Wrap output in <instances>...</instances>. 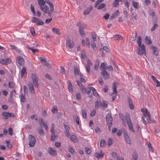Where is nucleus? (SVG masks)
Instances as JSON below:
<instances>
[{
	"instance_id": "f257e3e1",
	"label": "nucleus",
	"mask_w": 160,
	"mask_h": 160,
	"mask_svg": "<svg viewBox=\"0 0 160 160\" xmlns=\"http://www.w3.org/2000/svg\"><path fill=\"white\" fill-rule=\"evenodd\" d=\"M106 120L107 123L108 127V130L109 131H110L112 122V118L111 116V113H108L107 114L106 116Z\"/></svg>"
},
{
	"instance_id": "f03ea898",
	"label": "nucleus",
	"mask_w": 160,
	"mask_h": 160,
	"mask_svg": "<svg viewBox=\"0 0 160 160\" xmlns=\"http://www.w3.org/2000/svg\"><path fill=\"white\" fill-rule=\"evenodd\" d=\"M126 119L127 120V123L128 125L129 130L133 132H134L135 131L133 128V125L130 116H126Z\"/></svg>"
},
{
	"instance_id": "7ed1b4c3",
	"label": "nucleus",
	"mask_w": 160,
	"mask_h": 160,
	"mask_svg": "<svg viewBox=\"0 0 160 160\" xmlns=\"http://www.w3.org/2000/svg\"><path fill=\"white\" fill-rule=\"evenodd\" d=\"M137 53L140 55L146 54L145 46L143 44H142V46H138Z\"/></svg>"
},
{
	"instance_id": "20e7f679",
	"label": "nucleus",
	"mask_w": 160,
	"mask_h": 160,
	"mask_svg": "<svg viewBox=\"0 0 160 160\" xmlns=\"http://www.w3.org/2000/svg\"><path fill=\"white\" fill-rule=\"evenodd\" d=\"M40 8L45 13H48L50 16H51L52 13L53 12L54 10L53 7L52 10H51V7H50V9H49L48 7L47 6H41Z\"/></svg>"
},
{
	"instance_id": "39448f33",
	"label": "nucleus",
	"mask_w": 160,
	"mask_h": 160,
	"mask_svg": "<svg viewBox=\"0 0 160 160\" xmlns=\"http://www.w3.org/2000/svg\"><path fill=\"white\" fill-rule=\"evenodd\" d=\"M28 141L29 142V145L30 147H33L36 143V139L34 137L31 135H29L28 136Z\"/></svg>"
},
{
	"instance_id": "423d86ee",
	"label": "nucleus",
	"mask_w": 160,
	"mask_h": 160,
	"mask_svg": "<svg viewBox=\"0 0 160 160\" xmlns=\"http://www.w3.org/2000/svg\"><path fill=\"white\" fill-rule=\"evenodd\" d=\"M31 20L33 23H35L38 25H42L44 24L43 22L40 18L33 17L32 18Z\"/></svg>"
},
{
	"instance_id": "0eeeda50",
	"label": "nucleus",
	"mask_w": 160,
	"mask_h": 160,
	"mask_svg": "<svg viewBox=\"0 0 160 160\" xmlns=\"http://www.w3.org/2000/svg\"><path fill=\"white\" fill-rule=\"evenodd\" d=\"M31 78L33 85L36 87L38 88L39 84L38 82V80L36 75L34 74H32Z\"/></svg>"
},
{
	"instance_id": "6e6552de",
	"label": "nucleus",
	"mask_w": 160,
	"mask_h": 160,
	"mask_svg": "<svg viewBox=\"0 0 160 160\" xmlns=\"http://www.w3.org/2000/svg\"><path fill=\"white\" fill-rule=\"evenodd\" d=\"M2 115L3 116V119L6 120L9 117L14 118L15 116L13 113H10L7 112H4L2 113Z\"/></svg>"
},
{
	"instance_id": "1a4fd4ad",
	"label": "nucleus",
	"mask_w": 160,
	"mask_h": 160,
	"mask_svg": "<svg viewBox=\"0 0 160 160\" xmlns=\"http://www.w3.org/2000/svg\"><path fill=\"white\" fill-rule=\"evenodd\" d=\"M80 89L82 93L83 94L87 93L88 94L91 91V89L90 88L88 87L85 88L84 86H82Z\"/></svg>"
},
{
	"instance_id": "9d476101",
	"label": "nucleus",
	"mask_w": 160,
	"mask_h": 160,
	"mask_svg": "<svg viewBox=\"0 0 160 160\" xmlns=\"http://www.w3.org/2000/svg\"><path fill=\"white\" fill-rule=\"evenodd\" d=\"M112 88L113 92L111 93V95L112 96V100L114 101L117 97V90L114 84H113L112 86Z\"/></svg>"
},
{
	"instance_id": "9b49d317",
	"label": "nucleus",
	"mask_w": 160,
	"mask_h": 160,
	"mask_svg": "<svg viewBox=\"0 0 160 160\" xmlns=\"http://www.w3.org/2000/svg\"><path fill=\"white\" fill-rule=\"evenodd\" d=\"M11 62V60L9 58L0 59V63L3 65H7L10 63Z\"/></svg>"
},
{
	"instance_id": "f8f14e48",
	"label": "nucleus",
	"mask_w": 160,
	"mask_h": 160,
	"mask_svg": "<svg viewBox=\"0 0 160 160\" xmlns=\"http://www.w3.org/2000/svg\"><path fill=\"white\" fill-rule=\"evenodd\" d=\"M124 137L126 142L129 145H131L132 144L131 141L128 136V133L126 131L124 132Z\"/></svg>"
},
{
	"instance_id": "ddd939ff",
	"label": "nucleus",
	"mask_w": 160,
	"mask_h": 160,
	"mask_svg": "<svg viewBox=\"0 0 160 160\" xmlns=\"http://www.w3.org/2000/svg\"><path fill=\"white\" fill-rule=\"evenodd\" d=\"M104 154V152H103L102 151L100 150L96 152L95 153V156L98 159H99L102 158L103 157Z\"/></svg>"
},
{
	"instance_id": "4468645a",
	"label": "nucleus",
	"mask_w": 160,
	"mask_h": 160,
	"mask_svg": "<svg viewBox=\"0 0 160 160\" xmlns=\"http://www.w3.org/2000/svg\"><path fill=\"white\" fill-rule=\"evenodd\" d=\"M39 123L40 125L41 126L44 127L46 130H47L48 128V126L46 123V122H44L43 119L42 118L40 119L39 120Z\"/></svg>"
},
{
	"instance_id": "2eb2a0df",
	"label": "nucleus",
	"mask_w": 160,
	"mask_h": 160,
	"mask_svg": "<svg viewBox=\"0 0 160 160\" xmlns=\"http://www.w3.org/2000/svg\"><path fill=\"white\" fill-rule=\"evenodd\" d=\"M48 151V153L52 156H54L57 155L56 151L51 147L49 148Z\"/></svg>"
},
{
	"instance_id": "dca6fc26",
	"label": "nucleus",
	"mask_w": 160,
	"mask_h": 160,
	"mask_svg": "<svg viewBox=\"0 0 160 160\" xmlns=\"http://www.w3.org/2000/svg\"><path fill=\"white\" fill-rule=\"evenodd\" d=\"M17 61L18 63L20 65H23L24 62V59L21 56H18L17 58Z\"/></svg>"
},
{
	"instance_id": "f3484780",
	"label": "nucleus",
	"mask_w": 160,
	"mask_h": 160,
	"mask_svg": "<svg viewBox=\"0 0 160 160\" xmlns=\"http://www.w3.org/2000/svg\"><path fill=\"white\" fill-rule=\"evenodd\" d=\"M38 59L44 65L48 67H50V65L47 62V61L45 58H43L41 57H39L38 58Z\"/></svg>"
},
{
	"instance_id": "a211bd4d",
	"label": "nucleus",
	"mask_w": 160,
	"mask_h": 160,
	"mask_svg": "<svg viewBox=\"0 0 160 160\" xmlns=\"http://www.w3.org/2000/svg\"><path fill=\"white\" fill-rule=\"evenodd\" d=\"M108 105L107 102L105 100L100 101V106L103 109L107 107Z\"/></svg>"
},
{
	"instance_id": "6ab92c4d",
	"label": "nucleus",
	"mask_w": 160,
	"mask_h": 160,
	"mask_svg": "<svg viewBox=\"0 0 160 160\" xmlns=\"http://www.w3.org/2000/svg\"><path fill=\"white\" fill-rule=\"evenodd\" d=\"M120 12L118 10L116 11L111 16L110 19L112 20L115 18L118 17L119 15Z\"/></svg>"
},
{
	"instance_id": "aec40b11",
	"label": "nucleus",
	"mask_w": 160,
	"mask_h": 160,
	"mask_svg": "<svg viewBox=\"0 0 160 160\" xmlns=\"http://www.w3.org/2000/svg\"><path fill=\"white\" fill-rule=\"evenodd\" d=\"M101 74L105 79H108L109 78V75L106 71L101 72Z\"/></svg>"
},
{
	"instance_id": "412c9836",
	"label": "nucleus",
	"mask_w": 160,
	"mask_h": 160,
	"mask_svg": "<svg viewBox=\"0 0 160 160\" xmlns=\"http://www.w3.org/2000/svg\"><path fill=\"white\" fill-rule=\"evenodd\" d=\"M66 46L70 48H72L74 46V43L73 42L71 43L70 40H67L66 41Z\"/></svg>"
},
{
	"instance_id": "4be33fe9",
	"label": "nucleus",
	"mask_w": 160,
	"mask_h": 160,
	"mask_svg": "<svg viewBox=\"0 0 160 160\" xmlns=\"http://www.w3.org/2000/svg\"><path fill=\"white\" fill-rule=\"evenodd\" d=\"M128 100L129 108L131 109L132 110L134 108V106L132 103V101L131 98L130 97H128Z\"/></svg>"
},
{
	"instance_id": "5701e85b",
	"label": "nucleus",
	"mask_w": 160,
	"mask_h": 160,
	"mask_svg": "<svg viewBox=\"0 0 160 160\" xmlns=\"http://www.w3.org/2000/svg\"><path fill=\"white\" fill-rule=\"evenodd\" d=\"M28 87L30 92L31 93H34V88L32 84L31 83H29L28 84Z\"/></svg>"
},
{
	"instance_id": "b1692460",
	"label": "nucleus",
	"mask_w": 160,
	"mask_h": 160,
	"mask_svg": "<svg viewBox=\"0 0 160 160\" xmlns=\"http://www.w3.org/2000/svg\"><path fill=\"white\" fill-rule=\"evenodd\" d=\"M68 89L69 91L71 93H72L73 92V89L72 84L69 81H68Z\"/></svg>"
},
{
	"instance_id": "393cba45",
	"label": "nucleus",
	"mask_w": 160,
	"mask_h": 160,
	"mask_svg": "<svg viewBox=\"0 0 160 160\" xmlns=\"http://www.w3.org/2000/svg\"><path fill=\"white\" fill-rule=\"evenodd\" d=\"M92 9V7H89L88 8L84 11L83 15H86L88 14L90 11H91Z\"/></svg>"
},
{
	"instance_id": "a878e982",
	"label": "nucleus",
	"mask_w": 160,
	"mask_h": 160,
	"mask_svg": "<svg viewBox=\"0 0 160 160\" xmlns=\"http://www.w3.org/2000/svg\"><path fill=\"white\" fill-rule=\"evenodd\" d=\"M132 5L133 7L137 9L139 8L140 6L138 2H136L134 1H132Z\"/></svg>"
},
{
	"instance_id": "bb28decb",
	"label": "nucleus",
	"mask_w": 160,
	"mask_h": 160,
	"mask_svg": "<svg viewBox=\"0 0 160 160\" xmlns=\"http://www.w3.org/2000/svg\"><path fill=\"white\" fill-rule=\"evenodd\" d=\"M91 89V91H92L93 95L97 97L99 96V95L98 93L96 91V89L93 87H91L90 88Z\"/></svg>"
},
{
	"instance_id": "cd10ccee",
	"label": "nucleus",
	"mask_w": 160,
	"mask_h": 160,
	"mask_svg": "<svg viewBox=\"0 0 160 160\" xmlns=\"http://www.w3.org/2000/svg\"><path fill=\"white\" fill-rule=\"evenodd\" d=\"M106 65L107 63L106 64L104 62L101 63L100 66V69L102 70V71H106L105 68Z\"/></svg>"
},
{
	"instance_id": "c85d7f7f",
	"label": "nucleus",
	"mask_w": 160,
	"mask_h": 160,
	"mask_svg": "<svg viewBox=\"0 0 160 160\" xmlns=\"http://www.w3.org/2000/svg\"><path fill=\"white\" fill-rule=\"evenodd\" d=\"M145 39V42L149 44H152V42L148 36H146Z\"/></svg>"
},
{
	"instance_id": "c756f323",
	"label": "nucleus",
	"mask_w": 160,
	"mask_h": 160,
	"mask_svg": "<svg viewBox=\"0 0 160 160\" xmlns=\"http://www.w3.org/2000/svg\"><path fill=\"white\" fill-rule=\"evenodd\" d=\"M51 140L52 141H54L57 138V137L56 135L55 134L54 132L51 133Z\"/></svg>"
},
{
	"instance_id": "7c9ffc66",
	"label": "nucleus",
	"mask_w": 160,
	"mask_h": 160,
	"mask_svg": "<svg viewBox=\"0 0 160 160\" xmlns=\"http://www.w3.org/2000/svg\"><path fill=\"white\" fill-rule=\"evenodd\" d=\"M29 29L30 32L32 35L33 36H35V35H36L35 30L34 28L32 27H30L29 28Z\"/></svg>"
},
{
	"instance_id": "2f4dec72",
	"label": "nucleus",
	"mask_w": 160,
	"mask_h": 160,
	"mask_svg": "<svg viewBox=\"0 0 160 160\" xmlns=\"http://www.w3.org/2000/svg\"><path fill=\"white\" fill-rule=\"evenodd\" d=\"M99 62L98 59H97L96 61V62L94 65V69L95 70H97L99 68Z\"/></svg>"
},
{
	"instance_id": "473e14b6",
	"label": "nucleus",
	"mask_w": 160,
	"mask_h": 160,
	"mask_svg": "<svg viewBox=\"0 0 160 160\" xmlns=\"http://www.w3.org/2000/svg\"><path fill=\"white\" fill-rule=\"evenodd\" d=\"M79 31L80 33L82 36L84 37L85 36L84 31L81 26H80L79 27Z\"/></svg>"
},
{
	"instance_id": "72a5a7b5",
	"label": "nucleus",
	"mask_w": 160,
	"mask_h": 160,
	"mask_svg": "<svg viewBox=\"0 0 160 160\" xmlns=\"http://www.w3.org/2000/svg\"><path fill=\"white\" fill-rule=\"evenodd\" d=\"M114 37L116 40H121L123 39L122 37L119 35H116L114 36Z\"/></svg>"
},
{
	"instance_id": "f704fd0d",
	"label": "nucleus",
	"mask_w": 160,
	"mask_h": 160,
	"mask_svg": "<svg viewBox=\"0 0 160 160\" xmlns=\"http://www.w3.org/2000/svg\"><path fill=\"white\" fill-rule=\"evenodd\" d=\"M15 86V84L13 81L9 82L8 83V86L10 88H13Z\"/></svg>"
},
{
	"instance_id": "c9c22d12",
	"label": "nucleus",
	"mask_w": 160,
	"mask_h": 160,
	"mask_svg": "<svg viewBox=\"0 0 160 160\" xmlns=\"http://www.w3.org/2000/svg\"><path fill=\"white\" fill-rule=\"evenodd\" d=\"M26 68L25 67H23L21 71V77L22 78L23 75L26 72Z\"/></svg>"
},
{
	"instance_id": "e433bc0d",
	"label": "nucleus",
	"mask_w": 160,
	"mask_h": 160,
	"mask_svg": "<svg viewBox=\"0 0 160 160\" xmlns=\"http://www.w3.org/2000/svg\"><path fill=\"white\" fill-rule=\"evenodd\" d=\"M132 157L135 160H137L138 158V154L137 152H134L132 154Z\"/></svg>"
},
{
	"instance_id": "4c0bfd02",
	"label": "nucleus",
	"mask_w": 160,
	"mask_h": 160,
	"mask_svg": "<svg viewBox=\"0 0 160 160\" xmlns=\"http://www.w3.org/2000/svg\"><path fill=\"white\" fill-rule=\"evenodd\" d=\"M52 112L53 113H56L58 112L57 106L54 105L52 110Z\"/></svg>"
},
{
	"instance_id": "58836bf2",
	"label": "nucleus",
	"mask_w": 160,
	"mask_h": 160,
	"mask_svg": "<svg viewBox=\"0 0 160 160\" xmlns=\"http://www.w3.org/2000/svg\"><path fill=\"white\" fill-rule=\"evenodd\" d=\"M137 42L138 46H142V39L140 36H138V37Z\"/></svg>"
},
{
	"instance_id": "ea45409f",
	"label": "nucleus",
	"mask_w": 160,
	"mask_h": 160,
	"mask_svg": "<svg viewBox=\"0 0 160 160\" xmlns=\"http://www.w3.org/2000/svg\"><path fill=\"white\" fill-rule=\"evenodd\" d=\"M38 3L40 5V7L41 6H42L44 5L45 3V2L43 0H37Z\"/></svg>"
},
{
	"instance_id": "a19ab883",
	"label": "nucleus",
	"mask_w": 160,
	"mask_h": 160,
	"mask_svg": "<svg viewBox=\"0 0 160 160\" xmlns=\"http://www.w3.org/2000/svg\"><path fill=\"white\" fill-rule=\"evenodd\" d=\"M52 30L54 32L56 33L57 34H60V33L59 32V29L58 28L54 27L52 28Z\"/></svg>"
},
{
	"instance_id": "79ce46f5",
	"label": "nucleus",
	"mask_w": 160,
	"mask_h": 160,
	"mask_svg": "<svg viewBox=\"0 0 160 160\" xmlns=\"http://www.w3.org/2000/svg\"><path fill=\"white\" fill-rule=\"evenodd\" d=\"M46 3L48 4L50 6V7H51V10H52L53 7V4L49 1V0H45Z\"/></svg>"
},
{
	"instance_id": "37998d69",
	"label": "nucleus",
	"mask_w": 160,
	"mask_h": 160,
	"mask_svg": "<svg viewBox=\"0 0 160 160\" xmlns=\"http://www.w3.org/2000/svg\"><path fill=\"white\" fill-rule=\"evenodd\" d=\"M106 143L105 141L104 140H102L100 141V146L102 147H104L106 145Z\"/></svg>"
},
{
	"instance_id": "c03bdc74",
	"label": "nucleus",
	"mask_w": 160,
	"mask_h": 160,
	"mask_svg": "<svg viewBox=\"0 0 160 160\" xmlns=\"http://www.w3.org/2000/svg\"><path fill=\"white\" fill-rule=\"evenodd\" d=\"M69 138H70L71 141H73L74 142L76 139V137L74 135H71Z\"/></svg>"
},
{
	"instance_id": "a18cd8bd",
	"label": "nucleus",
	"mask_w": 160,
	"mask_h": 160,
	"mask_svg": "<svg viewBox=\"0 0 160 160\" xmlns=\"http://www.w3.org/2000/svg\"><path fill=\"white\" fill-rule=\"evenodd\" d=\"M144 114L145 116L148 117V118H149V119L150 120V121H151V119L150 118V116L149 112L146 110Z\"/></svg>"
},
{
	"instance_id": "49530a36",
	"label": "nucleus",
	"mask_w": 160,
	"mask_h": 160,
	"mask_svg": "<svg viewBox=\"0 0 160 160\" xmlns=\"http://www.w3.org/2000/svg\"><path fill=\"white\" fill-rule=\"evenodd\" d=\"M119 2L117 0H115L112 3V6L114 7H117L118 5Z\"/></svg>"
},
{
	"instance_id": "de8ad7c7",
	"label": "nucleus",
	"mask_w": 160,
	"mask_h": 160,
	"mask_svg": "<svg viewBox=\"0 0 160 160\" xmlns=\"http://www.w3.org/2000/svg\"><path fill=\"white\" fill-rule=\"evenodd\" d=\"M148 148L149 150L152 152H153V149L152 147V145L150 143L148 144Z\"/></svg>"
},
{
	"instance_id": "09e8293b",
	"label": "nucleus",
	"mask_w": 160,
	"mask_h": 160,
	"mask_svg": "<svg viewBox=\"0 0 160 160\" xmlns=\"http://www.w3.org/2000/svg\"><path fill=\"white\" fill-rule=\"evenodd\" d=\"M82 116L84 118H86L87 117L86 111L85 110H83L82 111Z\"/></svg>"
},
{
	"instance_id": "8fccbe9b",
	"label": "nucleus",
	"mask_w": 160,
	"mask_h": 160,
	"mask_svg": "<svg viewBox=\"0 0 160 160\" xmlns=\"http://www.w3.org/2000/svg\"><path fill=\"white\" fill-rule=\"evenodd\" d=\"M104 0H98L95 3L94 7L95 8H96Z\"/></svg>"
},
{
	"instance_id": "3c124183",
	"label": "nucleus",
	"mask_w": 160,
	"mask_h": 160,
	"mask_svg": "<svg viewBox=\"0 0 160 160\" xmlns=\"http://www.w3.org/2000/svg\"><path fill=\"white\" fill-rule=\"evenodd\" d=\"M30 8H31V9L32 12L33 13L34 15L35 16V11H34V7L32 5H31Z\"/></svg>"
},
{
	"instance_id": "603ef678",
	"label": "nucleus",
	"mask_w": 160,
	"mask_h": 160,
	"mask_svg": "<svg viewBox=\"0 0 160 160\" xmlns=\"http://www.w3.org/2000/svg\"><path fill=\"white\" fill-rule=\"evenodd\" d=\"M91 36L93 41L96 40V36L95 33H92L91 34Z\"/></svg>"
},
{
	"instance_id": "864d4df0",
	"label": "nucleus",
	"mask_w": 160,
	"mask_h": 160,
	"mask_svg": "<svg viewBox=\"0 0 160 160\" xmlns=\"http://www.w3.org/2000/svg\"><path fill=\"white\" fill-rule=\"evenodd\" d=\"M87 64L86 66L90 67L92 65V63L91 61L89 59H88L87 60Z\"/></svg>"
},
{
	"instance_id": "5fc2aeb1",
	"label": "nucleus",
	"mask_w": 160,
	"mask_h": 160,
	"mask_svg": "<svg viewBox=\"0 0 160 160\" xmlns=\"http://www.w3.org/2000/svg\"><path fill=\"white\" fill-rule=\"evenodd\" d=\"M38 132L41 136H43L44 135V132L42 129H39L38 131Z\"/></svg>"
},
{
	"instance_id": "6e6d98bb",
	"label": "nucleus",
	"mask_w": 160,
	"mask_h": 160,
	"mask_svg": "<svg viewBox=\"0 0 160 160\" xmlns=\"http://www.w3.org/2000/svg\"><path fill=\"white\" fill-rule=\"evenodd\" d=\"M86 41L87 47L88 48H89L90 47V41L88 38H86Z\"/></svg>"
},
{
	"instance_id": "4d7b16f0",
	"label": "nucleus",
	"mask_w": 160,
	"mask_h": 160,
	"mask_svg": "<svg viewBox=\"0 0 160 160\" xmlns=\"http://www.w3.org/2000/svg\"><path fill=\"white\" fill-rule=\"evenodd\" d=\"M105 6V4L104 3L101 4L97 8L98 9H100L104 8Z\"/></svg>"
},
{
	"instance_id": "13d9d810",
	"label": "nucleus",
	"mask_w": 160,
	"mask_h": 160,
	"mask_svg": "<svg viewBox=\"0 0 160 160\" xmlns=\"http://www.w3.org/2000/svg\"><path fill=\"white\" fill-rule=\"evenodd\" d=\"M120 117L121 119L122 120V122L123 124H125V121L124 118L123 116L122 115H120Z\"/></svg>"
},
{
	"instance_id": "bf43d9fd",
	"label": "nucleus",
	"mask_w": 160,
	"mask_h": 160,
	"mask_svg": "<svg viewBox=\"0 0 160 160\" xmlns=\"http://www.w3.org/2000/svg\"><path fill=\"white\" fill-rule=\"evenodd\" d=\"M100 102H98V101H96L95 102V106L96 108H99V106H100Z\"/></svg>"
},
{
	"instance_id": "052dcab7",
	"label": "nucleus",
	"mask_w": 160,
	"mask_h": 160,
	"mask_svg": "<svg viewBox=\"0 0 160 160\" xmlns=\"http://www.w3.org/2000/svg\"><path fill=\"white\" fill-rule=\"evenodd\" d=\"M76 99L78 100H80L81 98V97L80 93H78L76 95Z\"/></svg>"
},
{
	"instance_id": "680f3d73",
	"label": "nucleus",
	"mask_w": 160,
	"mask_h": 160,
	"mask_svg": "<svg viewBox=\"0 0 160 160\" xmlns=\"http://www.w3.org/2000/svg\"><path fill=\"white\" fill-rule=\"evenodd\" d=\"M65 133L68 138H69L70 137L71 135H70L69 131H65Z\"/></svg>"
},
{
	"instance_id": "e2e57ef3",
	"label": "nucleus",
	"mask_w": 160,
	"mask_h": 160,
	"mask_svg": "<svg viewBox=\"0 0 160 160\" xmlns=\"http://www.w3.org/2000/svg\"><path fill=\"white\" fill-rule=\"evenodd\" d=\"M68 151L70 152L72 154H74V151L72 147H70L68 148Z\"/></svg>"
},
{
	"instance_id": "0e129e2a",
	"label": "nucleus",
	"mask_w": 160,
	"mask_h": 160,
	"mask_svg": "<svg viewBox=\"0 0 160 160\" xmlns=\"http://www.w3.org/2000/svg\"><path fill=\"white\" fill-rule=\"evenodd\" d=\"M113 142V140L110 138H109V141L108 142V146H109L112 145Z\"/></svg>"
},
{
	"instance_id": "69168bd1",
	"label": "nucleus",
	"mask_w": 160,
	"mask_h": 160,
	"mask_svg": "<svg viewBox=\"0 0 160 160\" xmlns=\"http://www.w3.org/2000/svg\"><path fill=\"white\" fill-rule=\"evenodd\" d=\"M6 143L7 144V147L9 148H11L12 147V145L10 143V142L9 141H7L6 142Z\"/></svg>"
},
{
	"instance_id": "338daca9",
	"label": "nucleus",
	"mask_w": 160,
	"mask_h": 160,
	"mask_svg": "<svg viewBox=\"0 0 160 160\" xmlns=\"http://www.w3.org/2000/svg\"><path fill=\"white\" fill-rule=\"evenodd\" d=\"M21 100L22 102H24L26 100L24 95L22 94L21 95Z\"/></svg>"
},
{
	"instance_id": "774afa93",
	"label": "nucleus",
	"mask_w": 160,
	"mask_h": 160,
	"mask_svg": "<svg viewBox=\"0 0 160 160\" xmlns=\"http://www.w3.org/2000/svg\"><path fill=\"white\" fill-rule=\"evenodd\" d=\"M132 18L134 19L135 20H137L138 19L137 15L136 14H135L134 13H133L132 14Z\"/></svg>"
}]
</instances>
